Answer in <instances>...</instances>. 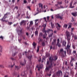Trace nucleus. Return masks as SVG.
<instances>
[{"instance_id":"1","label":"nucleus","mask_w":77,"mask_h":77,"mask_svg":"<svg viewBox=\"0 0 77 77\" xmlns=\"http://www.w3.org/2000/svg\"><path fill=\"white\" fill-rule=\"evenodd\" d=\"M66 34L67 37V39L68 42V43L66 48V49L68 50V49H70L69 48H71V45H69V43H70V40H71V35H70L69 32L68 31H66Z\"/></svg>"},{"instance_id":"2","label":"nucleus","mask_w":77,"mask_h":77,"mask_svg":"<svg viewBox=\"0 0 77 77\" xmlns=\"http://www.w3.org/2000/svg\"><path fill=\"white\" fill-rule=\"evenodd\" d=\"M53 58L51 57L49 58V61L50 64L48 67H46L45 69L46 71H49L50 69L52 68L53 66Z\"/></svg>"},{"instance_id":"3","label":"nucleus","mask_w":77,"mask_h":77,"mask_svg":"<svg viewBox=\"0 0 77 77\" xmlns=\"http://www.w3.org/2000/svg\"><path fill=\"white\" fill-rule=\"evenodd\" d=\"M56 39H55L54 40L53 42L52 43V45L50 47V49L51 50V49H52V46L53 45V49H54V46H55V45H56Z\"/></svg>"},{"instance_id":"4","label":"nucleus","mask_w":77,"mask_h":77,"mask_svg":"<svg viewBox=\"0 0 77 77\" xmlns=\"http://www.w3.org/2000/svg\"><path fill=\"white\" fill-rule=\"evenodd\" d=\"M60 42V40L58 38L56 46H58V47H61V44L59 43Z\"/></svg>"},{"instance_id":"5","label":"nucleus","mask_w":77,"mask_h":77,"mask_svg":"<svg viewBox=\"0 0 77 77\" xmlns=\"http://www.w3.org/2000/svg\"><path fill=\"white\" fill-rule=\"evenodd\" d=\"M75 59L74 58H71L70 61V65L72 66H73V63L72 62H74Z\"/></svg>"},{"instance_id":"6","label":"nucleus","mask_w":77,"mask_h":77,"mask_svg":"<svg viewBox=\"0 0 77 77\" xmlns=\"http://www.w3.org/2000/svg\"><path fill=\"white\" fill-rule=\"evenodd\" d=\"M55 17L56 18H60L61 20H62L63 19V17L59 15V14H57L55 15Z\"/></svg>"},{"instance_id":"7","label":"nucleus","mask_w":77,"mask_h":77,"mask_svg":"<svg viewBox=\"0 0 77 77\" xmlns=\"http://www.w3.org/2000/svg\"><path fill=\"white\" fill-rule=\"evenodd\" d=\"M61 73L62 74V71L61 70H59L57 72H56V74L58 76H59Z\"/></svg>"},{"instance_id":"8","label":"nucleus","mask_w":77,"mask_h":77,"mask_svg":"<svg viewBox=\"0 0 77 77\" xmlns=\"http://www.w3.org/2000/svg\"><path fill=\"white\" fill-rule=\"evenodd\" d=\"M58 5H59V4H55V6L57 8V9H60V8H62V9H63V8H63V6L60 5V7L58 6Z\"/></svg>"},{"instance_id":"9","label":"nucleus","mask_w":77,"mask_h":77,"mask_svg":"<svg viewBox=\"0 0 77 77\" xmlns=\"http://www.w3.org/2000/svg\"><path fill=\"white\" fill-rule=\"evenodd\" d=\"M6 20V18H5V17H3L1 19V21H3L4 22L5 21V22H7L8 21V18H7Z\"/></svg>"},{"instance_id":"10","label":"nucleus","mask_w":77,"mask_h":77,"mask_svg":"<svg viewBox=\"0 0 77 77\" xmlns=\"http://www.w3.org/2000/svg\"><path fill=\"white\" fill-rule=\"evenodd\" d=\"M50 31H51L53 33V30H52V29H48V30L46 31V34H45V35H47V34H46V33H48V34H49V32H50Z\"/></svg>"},{"instance_id":"11","label":"nucleus","mask_w":77,"mask_h":77,"mask_svg":"<svg viewBox=\"0 0 77 77\" xmlns=\"http://www.w3.org/2000/svg\"><path fill=\"white\" fill-rule=\"evenodd\" d=\"M36 68H38V71H39L40 70V69H41L42 68V66H41V65H40L39 67L38 65H37Z\"/></svg>"},{"instance_id":"12","label":"nucleus","mask_w":77,"mask_h":77,"mask_svg":"<svg viewBox=\"0 0 77 77\" xmlns=\"http://www.w3.org/2000/svg\"><path fill=\"white\" fill-rule=\"evenodd\" d=\"M67 51L68 54H71V49H67Z\"/></svg>"},{"instance_id":"13","label":"nucleus","mask_w":77,"mask_h":77,"mask_svg":"<svg viewBox=\"0 0 77 77\" xmlns=\"http://www.w3.org/2000/svg\"><path fill=\"white\" fill-rule=\"evenodd\" d=\"M23 33V30L22 29H21L20 30H19L18 31V35H20L21 33Z\"/></svg>"},{"instance_id":"14","label":"nucleus","mask_w":77,"mask_h":77,"mask_svg":"<svg viewBox=\"0 0 77 77\" xmlns=\"http://www.w3.org/2000/svg\"><path fill=\"white\" fill-rule=\"evenodd\" d=\"M26 22V21H25L23 20H22L21 21V22L20 23V26H22V25H23V24H24V25H25V23Z\"/></svg>"},{"instance_id":"15","label":"nucleus","mask_w":77,"mask_h":77,"mask_svg":"<svg viewBox=\"0 0 77 77\" xmlns=\"http://www.w3.org/2000/svg\"><path fill=\"white\" fill-rule=\"evenodd\" d=\"M63 46L66 47V42L65 41H63L62 43Z\"/></svg>"},{"instance_id":"16","label":"nucleus","mask_w":77,"mask_h":77,"mask_svg":"<svg viewBox=\"0 0 77 77\" xmlns=\"http://www.w3.org/2000/svg\"><path fill=\"white\" fill-rule=\"evenodd\" d=\"M26 60H25V59H24V63H20V64H21V65L22 66H24V65H26Z\"/></svg>"},{"instance_id":"17","label":"nucleus","mask_w":77,"mask_h":77,"mask_svg":"<svg viewBox=\"0 0 77 77\" xmlns=\"http://www.w3.org/2000/svg\"><path fill=\"white\" fill-rule=\"evenodd\" d=\"M77 12L72 13V15H73V16H74V17H76L77 16Z\"/></svg>"},{"instance_id":"18","label":"nucleus","mask_w":77,"mask_h":77,"mask_svg":"<svg viewBox=\"0 0 77 77\" xmlns=\"http://www.w3.org/2000/svg\"><path fill=\"white\" fill-rule=\"evenodd\" d=\"M74 28H73L71 29V35H72V36H74V34L72 33V32H74Z\"/></svg>"},{"instance_id":"19","label":"nucleus","mask_w":77,"mask_h":77,"mask_svg":"<svg viewBox=\"0 0 77 77\" xmlns=\"http://www.w3.org/2000/svg\"><path fill=\"white\" fill-rule=\"evenodd\" d=\"M32 45L34 48H35V47H36V44L35 43V42H33Z\"/></svg>"},{"instance_id":"20","label":"nucleus","mask_w":77,"mask_h":77,"mask_svg":"<svg viewBox=\"0 0 77 77\" xmlns=\"http://www.w3.org/2000/svg\"><path fill=\"white\" fill-rule=\"evenodd\" d=\"M68 25L66 24H64V25L63 26V27H64V28H65V29H66Z\"/></svg>"},{"instance_id":"21","label":"nucleus","mask_w":77,"mask_h":77,"mask_svg":"<svg viewBox=\"0 0 77 77\" xmlns=\"http://www.w3.org/2000/svg\"><path fill=\"white\" fill-rule=\"evenodd\" d=\"M38 5L39 6V8H41L42 9L43 8V7H42V4L41 3H39L38 4Z\"/></svg>"},{"instance_id":"22","label":"nucleus","mask_w":77,"mask_h":77,"mask_svg":"<svg viewBox=\"0 0 77 77\" xmlns=\"http://www.w3.org/2000/svg\"><path fill=\"white\" fill-rule=\"evenodd\" d=\"M15 69L16 70H18V69H19L20 68V67H19V66H15Z\"/></svg>"},{"instance_id":"23","label":"nucleus","mask_w":77,"mask_h":77,"mask_svg":"<svg viewBox=\"0 0 77 77\" xmlns=\"http://www.w3.org/2000/svg\"><path fill=\"white\" fill-rule=\"evenodd\" d=\"M72 3L71 2L70 3V8H74V6H72Z\"/></svg>"},{"instance_id":"24","label":"nucleus","mask_w":77,"mask_h":77,"mask_svg":"<svg viewBox=\"0 0 77 77\" xmlns=\"http://www.w3.org/2000/svg\"><path fill=\"white\" fill-rule=\"evenodd\" d=\"M26 73H27L26 71H24V75H23V76H24V77H27V75H26Z\"/></svg>"},{"instance_id":"25","label":"nucleus","mask_w":77,"mask_h":77,"mask_svg":"<svg viewBox=\"0 0 77 77\" xmlns=\"http://www.w3.org/2000/svg\"><path fill=\"white\" fill-rule=\"evenodd\" d=\"M38 20H39L38 19H37V20H35V25H36V26H38V23H37V21L38 22Z\"/></svg>"},{"instance_id":"26","label":"nucleus","mask_w":77,"mask_h":77,"mask_svg":"<svg viewBox=\"0 0 77 77\" xmlns=\"http://www.w3.org/2000/svg\"><path fill=\"white\" fill-rule=\"evenodd\" d=\"M46 57H49L50 56V54L48 52L46 53Z\"/></svg>"},{"instance_id":"27","label":"nucleus","mask_w":77,"mask_h":77,"mask_svg":"<svg viewBox=\"0 0 77 77\" xmlns=\"http://www.w3.org/2000/svg\"><path fill=\"white\" fill-rule=\"evenodd\" d=\"M42 31L43 32H45V34H46V31L45 30V28H44L43 29Z\"/></svg>"},{"instance_id":"28","label":"nucleus","mask_w":77,"mask_h":77,"mask_svg":"<svg viewBox=\"0 0 77 77\" xmlns=\"http://www.w3.org/2000/svg\"><path fill=\"white\" fill-rule=\"evenodd\" d=\"M57 3L59 5H62V1H61L60 2V1H58L57 2Z\"/></svg>"},{"instance_id":"29","label":"nucleus","mask_w":77,"mask_h":77,"mask_svg":"<svg viewBox=\"0 0 77 77\" xmlns=\"http://www.w3.org/2000/svg\"><path fill=\"white\" fill-rule=\"evenodd\" d=\"M32 57V56L31 55L28 57V59H29L30 60H31Z\"/></svg>"},{"instance_id":"30","label":"nucleus","mask_w":77,"mask_h":77,"mask_svg":"<svg viewBox=\"0 0 77 77\" xmlns=\"http://www.w3.org/2000/svg\"><path fill=\"white\" fill-rule=\"evenodd\" d=\"M35 34L36 36H38V31H35Z\"/></svg>"},{"instance_id":"31","label":"nucleus","mask_w":77,"mask_h":77,"mask_svg":"<svg viewBox=\"0 0 77 77\" xmlns=\"http://www.w3.org/2000/svg\"><path fill=\"white\" fill-rule=\"evenodd\" d=\"M17 52H15L14 53H12V56H15L16 55V54H17Z\"/></svg>"},{"instance_id":"32","label":"nucleus","mask_w":77,"mask_h":77,"mask_svg":"<svg viewBox=\"0 0 77 77\" xmlns=\"http://www.w3.org/2000/svg\"><path fill=\"white\" fill-rule=\"evenodd\" d=\"M26 54H27V52L25 51L24 52H23V56H24V55L25 54V55H26V56H27Z\"/></svg>"},{"instance_id":"33","label":"nucleus","mask_w":77,"mask_h":77,"mask_svg":"<svg viewBox=\"0 0 77 77\" xmlns=\"http://www.w3.org/2000/svg\"><path fill=\"white\" fill-rule=\"evenodd\" d=\"M21 56H22V54L21 53H19V55L18 56L19 57V58L20 59L21 58Z\"/></svg>"},{"instance_id":"34","label":"nucleus","mask_w":77,"mask_h":77,"mask_svg":"<svg viewBox=\"0 0 77 77\" xmlns=\"http://www.w3.org/2000/svg\"><path fill=\"white\" fill-rule=\"evenodd\" d=\"M70 73H71V74H72L73 75H74V71H73L71 70L70 71Z\"/></svg>"},{"instance_id":"35","label":"nucleus","mask_w":77,"mask_h":77,"mask_svg":"<svg viewBox=\"0 0 77 77\" xmlns=\"http://www.w3.org/2000/svg\"><path fill=\"white\" fill-rule=\"evenodd\" d=\"M5 15L8 16V15H10V13L7 12L6 14H4Z\"/></svg>"},{"instance_id":"36","label":"nucleus","mask_w":77,"mask_h":77,"mask_svg":"<svg viewBox=\"0 0 77 77\" xmlns=\"http://www.w3.org/2000/svg\"><path fill=\"white\" fill-rule=\"evenodd\" d=\"M39 47L38 46L37 47V53L38 52H39Z\"/></svg>"},{"instance_id":"37","label":"nucleus","mask_w":77,"mask_h":77,"mask_svg":"<svg viewBox=\"0 0 77 77\" xmlns=\"http://www.w3.org/2000/svg\"><path fill=\"white\" fill-rule=\"evenodd\" d=\"M42 46H45V42H42Z\"/></svg>"},{"instance_id":"38","label":"nucleus","mask_w":77,"mask_h":77,"mask_svg":"<svg viewBox=\"0 0 77 77\" xmlns=\"http://www.w3.org/2000/svg\"><path fill=\"white\" fill-rule=\"evenodd\" d=\"M4 38L3 37V36L2 35H1L0 36V39H1L2 40H3Z\"/></svg>"},{"instance_id":"39","label":"nucleus","mask_w":77,"mask_h":77,"mask_svg":"<svg viewBox=\"0 0 77 77\" xmlns=\"http://www.w3.org/2000/svg\"><path fill=\"white\" fill-rule=\"evenodd\" d=\"M22 37L23 39H25V38H26V35H22Z\"/></svg>"},{"instance_id":"40","label":"nucleus","mask_w":77,"mask_h":77,"mask_svg":"<svg viewBox=\"0 0 77 77\" xmlns=\"http://www.w3.org/2000/svg\"><path fill=\"white\" fill-rule=\"evenodd\" d=\"M60 52H62L63 54V53L64 51H63V50L62 49H61L60 50Z\"/></svg>"},{"instance_id":"41","label":"nucleus","mask_w":77,"mask_h":77,"mask_svg":"<svg viewBox=\"0 0 77 77\" xmlns=\"http://www.w3.org/2000/svg\"><path fill=\"white\" fill-rule=\"evenodd\" d=\"M57 27H61V26H60V25L58 23H57Z\"/></svg>"},{"instance_id":"42","label":"nucleus","mask_w":77,"mask_h":77,"mask_svg":"<svg viewBox=\"0 0 77 77\" xmlns=\"http://www.w3.org/2000/svg\"><path fill=\"white\" fill-rule=\"evenodd\" d=\"M51 26L52 27V28H53V26H54V24L52 22L51 23Z\"/></svg>"},{"instance_id":"43","label":"nucleus","mask_w":77,"mask_h":77,"mask_svg":"<svg viewBox=\"0 0 77 77\" xmlns=\"http://www.w3.org/2000/svg\"><path fill=\"white\" fill-rule=\"evenodd\" d=\"M2 49H3V48H2V46L0 45V51H2Z\"/></svg>"},{"instance_id":"44","label":"nucleus","mask_w":77,"mask_h":77,"mask_svg":"<svg viewBox=\"0 0 77 77\" xmlns=\"http://www.w3.org/2000/svg\"><path fill=\"white\" fill-rule=\"evenodd\" d=\"M54 57L55 60H56L57 59V57L56 56H54Z\"/></svg>"},{"instance_id":"45","label":"nucleus","mask_w":77,"mask_h":77,"mask_svg":"<svg viewBox=\"0 0 77 77\" xmlns=\"http://www.w3.org/2000/svg\"><path fill=\"white\" fill-rule=\"evenodd\" d=\"M12 24V22H8V24L9 25H11V24Z\"/></svg>"},{"instance_id":"46","label":"nucleus","mask_w":77,"mask_h":77,"mask_svg":"<svg viewBox=\"0 0 77 77\" xmlns=\"http://www.w3.org/2000/svg\"><path fill=\"white\" fill-rule=\"evenodd\" d=\"M42 36V33L40 32L39 34V36Z\"/></svg>"},{"instance_id":"47","label":"nucleus","mask_w":77,"mask_h":77,"mask_svg":"<svg viewBox=\"0 0 77 77\" xmlns=\"http://www.w3.org/2000/svg\"><path fill=\"white\" fill-rule=\"evenodd\" d=\"M43 41V39H42V38H41L39 41L38 42H42V41Z\"/></svg>"},{"instance_id":"48","label":"nucleus","mask_w":77,"mask_h":77,"mask_svg":"<svg viewBox=\"0 0 77 77\" xmlns=\"http://www.w3.org/2000/svg\"><path fill=\"white\" fill-rule=\"evenodd\" d=\"M72 23H68V25L70 26H72Z\"/></svg>"},{"instance_id":"49","label":"nucleus","mask_w":77,"mask_h":77,"mask_svg":"<svg viewBox=\"0 0 77 77\" xmlns=\"http://www.w3.org/2000/svg\"><path fill=\"white\" fill-rule=\"evenodd\" d=\"M74 39H77V36L75 35L74 37Z\"/></svg>"},{"instance_id":"50","label":"nucleus","mask_w":77,"mask_h":77,"mask_svg":"<svg viewBox=\"0 0 77 77\" xmlns=\"http://www.w3.org/2000/svg\"><path fill=\"white\" fill-rule=\"evenodd\" d=\"M23 3L25 4L26 3H27V1L26 0H24L23 1Z\"/></svg>"},{"instance_id":"51","label":"nucleus","mask_w":77,"mask_h":77,"mask_svg":"<svg viewBox=\"0 0 77 77\" xmlns=\"http://www.w3.org/2000/svg\"><path fill=\"white\" fill-rule=\"evenodd\" d=\"M3 17L5 18H7L8 17V16H6V15H5V14H4Z\"/></svg>"},{"instance_id":"52","label":"nucleus","mask_w":77,"mask_h":77,"mask_svg":"<svg viewBox=\"0 0 77 77\" xmlns=\"http://www.w3.org/2000/svg\"><path fill=\"white\" fill-rule=\"evenodd\" d=\"M27 8L29 9V10H31V9L30 8V6H28L27 7Z\"/></svg>"},{"instance_id":"53","label":"nucleus","mask_w":77,"mask_h":77,"mask_svg":"<svg viewBox=\"0 0 77 77\" xmlns=\"http://www.w3.org/2000/svg\"><path fill=\"white\" fill-rule=\"evenodd\" d=\"M56 28L57 29V30H60V27L57 26Z\"/></svg>"},{"instance_id":"54","label":"nucleus","mask_w":77,"mask_h":77,"mask_svg":"<svg viewBox=\"0 0 77 77\" xmlns=\"http://www.w3.org/2000/svg\"><path fill=\"white\" fill-rule=\"evenodd\" d=\"M11 59L12 60H15V59L13 57H11Z\"/></svg>"},{"instance_id":"55","label":"nucleus","mask_w":77,"mask_h":77,"mask_svg":"<svg viewBox=\"0 0 77 77\" xmlns=\"http://www.w3.org/2000/svg\"><path fill=\"white\" fill-rule=\"evenodd\" d=\"M15 8L16 9H17V10L18 9V6H15L14 8Z\"/></svg>"},{"instance_id":"56","label":"nucleus","mask_w":77,"mask_h":77,"mask_svg":"<svg viewBox=\"0 0 77 77\" xmlns=\"http://www.w3.org/2000/svg\"><path fill=\"white\" fill-rule=\"evenodd\" d=\"M15 65V63H14V64H13V65H11V68H13V66H14V65Z\"/></svg>"},{"instance_id":"57","label":"nucleus","mask_w":77,"mask_h":77,"mask_svg":"<svg viewBox=\"0 0 77 77\" xmlns=\"http://www.w3.org/2000/svg\"><path fill=\"white\" fill-rule=\"evenodd\" d=\"M43 38L44 39H45V38L46 37H45V35H43Z\"/></svg>"},{"instance_id":"58","label":"nucleus","mask_w":77,"mask_h":77,"mask_svg":"<svg viewBox=\"0 0 77 77\" xmlns=\"http://www.w3.org/2000/svg\"><path fill=\"white\" fill-rule=\"evenodd\" d=\"M53 33H52L51 34H50L49 35L50 36V37L52 36L53 35Z\"/></svg>"},{"instance_id":"59","label":"nucleus","mask_w":77,"mask_h":77,"mask_svg":"<svg viewBox=\"0 0 77 77\" xmlns=\"http://www.w3.org/2000/svg\"><path fill=\"white\" fill-rule=\"evenodd\" d=\"M49 19H50V17L49 16L47 17V20H48Z\"/></svg>"},{"instance_id":"60","label":"nucleus","mask_w":77,"mask_h":77,"mask_svg":"<svg viewBox=\"0 0 77 77\" xmlns=\"http://www.w3.org/2000/svg\"><path fill=\"white\" fill-rule=\"evenodd\" d=\"M72 47H73V49H75V45H73Z\"/></svg>"},{"instance_id":"61","label":"nucleus","mask_w":77,"mask_h":77,"mask_svg":"<svg viewBox=\"0 0 77 77\" xmlns=\"http://www.w3.org/2000/svg\"><path fill=\"white\" fill-rule=\"evenodd\" d=\"M30 24H31V25H32V24H33V21H31L30 22Z\"/></svg>"},{"instance_id":"62","label":"nucleus","mask_w":77,"mask_h":77,"mask_svg":"<svg viewBox=\"0 0 77 77\" xmlns=\"http://www.w3.org/2000/svg\"><path fill=\"white\" fill-rule=\"evenodd\" d=\"M43 26L44 27V28H45V27H46V24L43 25Z\"/></svg>"},{"instance_id":"63","label":"nucleus","mask_w":77,"mask_h":77,"mask_svg":"<svg viewBox=\"0 0 77 77\" xmlns=\"http://www.w3.org/2000/svg\"><path fill=\"white\" fill-rule=\"evenodd\" d=\"M73 53H74V54H75V53H76V51H74L73 52Z\"/></svg>"},{"instance_id":"64","label":"nucleus","mask_w":77,"mask_h":77,"mask_svg":"<svg viewBox=\"0 0 77 77\" xmlns=\"http://www.w3.org/2000/svg\"><path fill=\"white\" fill-rule=\"evenodd\" d=\"M64 77H69V76H68V75H64Z\"/></svg>"}]
</instances>
